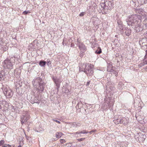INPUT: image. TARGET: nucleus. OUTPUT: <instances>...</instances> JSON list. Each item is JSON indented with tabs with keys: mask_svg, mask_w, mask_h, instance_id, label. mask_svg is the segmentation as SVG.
I'll return each instance as SVG.
<instances>
[{
	"mask_svg": "<svg viewBox=\"0 0 147 147\" xmlns=\"http://www.w3.org/2000/svg\"><path fill=\"white\" fill-rule=\"evenodd\" d=\"M142 17L137 14H133L129 16L126 19L128 25L133 26L136 32H139L142 29Z\"/></svg>",
	"mask_w": 147,
	"mask_h": 147,
	"instance_id": "nucleus-1",
	"label": "nucleus"
},
{
	"mask_svg": "<svg viewBox=\"0 0 147 147\" xmlns=\"http://www.w3.org/2000/svg\"><path fill=\"white\" fill-rule=\"evenodd\" d=\"M79 70L80 71H84L87 75L88 77H90L91 78L93 75L94 71H93V66L90 64H88L86 65V63H81L79 65Z\"/></svg>",
	"mask_w": 147,
	"mask_h": 147,
	"instance_id": "nucleus-2",
	"label": "nucleus"
},
{
	"mask_svg": "<svg viewBox=\"0 0 147 147\" xmlns=\"http://www.w3.org/2000/svg\"><path fill=\"white\" fill-rule=\"evenodd\" d=\"M113 0H104V3H100L102 9L101 11L103 14L108 13L109 11L112 9L113 7Z\"/></svg>",
	"mask_w": 147,
	"mask_h": 147,
	"instance_id": "nucleus-3",
	"label": "nucleus"
},
{
	"mask_svg": "<svg viewBox=\"0 0 147 147\" xmlns=\"http://www.w3.org/2000/svg\"><path fill=\"white\" fill-rule=\"evenodd\" d=\"M33 85L35 88H36L38 91H43L45 84L42 79L40 77H37L32 81Z\"/></svg>",
	"mask_w": 147,
	"mask_h": 147,
	"instance_id": "nucleus-4",
	"label": "nucleus"
},
{
	"mask_svg": "<svg viewBox=\"0 0 147 147\" xmlns=\"http://www.w3.org/2000/svg\"><path fill=\"white\" fill-rule=\"evenodd\" d=\"M13 60H14L13 57H12L10 59H5L3 63V65L4 67L8 69L12 68L13 66L12 61Z\"/></svg>",
	"mask_w": 147,
	"mask_h": 147,
	"instance_id": "nucleus-5",
	"label": "nucleus"
},
{
	"mask_svg": "<svg viewBox=\"0 0 147 147\" xmlns=\"http://www.w3.org/2000/svg\"><path fill=\"white\" fill-rule=\"evenodd\" d=\"M3 92L6 96L8 98L11 97L13 94V92L9 87H1Z\"/></svg>",
	"mask_w": 147,
	"mask_h": 147,
	"instance_id": "nucleus-6",
	"label": "nucleus"
},
{
	"mask_svg": "<svg viewBox=\"0 0 147 147\" xmlns=\"http://www.w3.org/2000/svg\"><path fill=\"white\" fill-rule=\"evenodd\" d=\"M30 118V116L29 114L28 113L25 115H23L21 117V122L22 125L25 122H26Z\"/></svg>",
	"mask_w": 147,
	"mask_h": 147,
	"instance_id": "nucleus-7",
	"label": "nucleus"
},
{
	"mask_svg": "<svg viewBox=\"0 0 147 147\" xmlns=\"http://www.w3.org/2000/svg\"><path fill=\"white\" fill-rule=\"evenodd\" d=\"M39 93L37 94L36 96H35L33 98L32 97L31 99V102L32 104H33L34 103H39L40 102L39 98Z\"/></svg>",
	"mask_w": 147,
	"mask_h": 147,
	"instance_id": "nucleus-8",
	"label": "nucleus"
},
{
	"mask_svg": "<svg viewBox=\"0 0 147 147\" xmlns=\"http://www.w3.org/2000/svg\"><path fill=\"white\" fill-rule=\"evenodd\" d=\"M52 79L56 85L57 88L58 89L60 87L61 83L60 79L57 77H53Z\"/></svg>",
	"mask_w": 147,
	"mask_h": 147,
	"instance_id": "nucleus-9",
	"label": "nucleus"
},
{
	"mask_svg": "<svg viewBox=\"0 0 147 147\" xmlns=\"http://www.w3.org/2000/svg\"><path fill=\"white\" fill-rule=\"evenodd\" d=\"M123 32H124L125 35L127 36H129L130 35L131 33V29L127 27H124L123 30H122Z\"/></svg>",
	"mask_w": 147,
	"mask_h": 147,
	"instance_id": "nucleus-10",
	"label": "nucleus"
},
{
	"mask_svg": "<svg viewBox=\"0 0 147 147\" xmlns=\"http://www.w3.org/2000/svg\"><path fill=\"white\" fill-rule=\"evenodd\" d=\"M88 133V131H86V130H83V131H79L77 132L73 133L72 134L75 136L76 137H78V136H77L78 134L80 135L79 136L81 137L82 136L81 135V134H86Z\"/></svg>",
	"mask_w": 147,
	"mask_h": 147,
	"instance_id": "nucleus-11",
	"label": "nucleus"
},
{
	"mask_svg": "<svg viewBox=\"0 0 147 147\" xmlns=\"http://www.w3.org/2000/svg\"><path fill=\"white\" fill-rule=\"evenodd\" d=\"M6 74V73L5 72V70H3L0 72V81L4 80L5 78V76Z\"/></svg>",
	"mask_w": 147,
	"mask_h": 147,
	"instance_id": "nucleus-12",
	"label": "nucleus"
},
{
	"mask_svg": "<svg viewBox=\"0 0 147 147\" xmlns=\"http://www.w3.org/2000/svg\"><path fill=\"white\" fill-rule=\"evenodd\" d=\"M78 45L81 51H86V47L84 44L82 43L80 44H78Z\"/></svg>",
	"mask_w": 147,
	"mask_h": 147,
	"instance_id": "nucleus-13",
	"label": "nucleus"
},
{
	"mask_svg": "<svg viewBox=\"0 0 147 147\" xmlns=\"http://www.w3.org/2000/svg\"><path fill=\"white\" fill-rule=\"evenodd\" d=\"M107 70L108 72H110L113 73V74L115 71L116 70H115L113 68L112 66L111 65H109V66L108 67Z\"/></svg>",
	"mask_w": 147,
	"mask_h": 147,
	"instance_id": "nucleus-14",
	"label": "nucleus"
},
{
	"mask_svg": "<svg viewBox=\"0 0 147 147\" xmlns=\"http://www.w3.org/2000/svg\"><path fill=\"white\" fill-rule=\"evenodd\" d=\"M122 118L119 117L114 121V123L116 124H119V123H122Z\"/></svg>",
	"mask_w": 147,
	"mask_h": 147,
	"instance_id": "nucleus-15",
	"label": "nucleus"
},
{
	"mask_svg": "<svg viewBox=\"0 0 147 147\" xmlns=\"http://www.w3.org/2000/svg\"><path fill=\"white\" fill-rule=\"evenodd\" d=\"M117 23L118 24L119 27L121 30H123V28H124L122 26V22L120 20L117 21Z\"/></svg>",
	"mask_w": 147,
	"mask_h": 147,
	"instance_id": "nucleus-16",
	"label": "nucleus"
},
{
	"mask_svg": "<svg viewBox=\"0 0 147 147\" xmlns=\"http://www.w3.org/2000/svg\"><path fill=\"white\" fill-rule=\"evenodd\" d=\"M145 57V59L144 60V61L143 63H141L139 65V66L140 67L144 66L145 65L147 64V59H146V58Z\"/></svg>",
	"mask_w": 147,
	"mask_h": 147,
	"instance_id": "nucleus-17",
	"label": "nucleus"
},
{
	"mask_svg": "<svg viewBox=\"0 0 147 147\" xmlns=\"http://www.w3.org/2000/svg\"><path fill=\"white\" fill-rule=\"evenodd\" d=\"M90 5L91 7H93L95 9L97 7V5L94 2L91 1L90 2Z\"/></svg>",
	"mask_w": 147,
	"mask_h": 147,
	"instance_id": "nucleus-18",
	"label": "nucleus"
},
{
	"mask_svg": "<svg viewBox=\"0 0 147 147\" xmlns=\"http://www.w3.org/2000/svg\"><path fill=\"white\" fill-rule=\"evenodd\" d=\"M63 134L60 132H57L55 134V136L57 138H60L61 137Z\"/></svg>",
	"mask_w": 147,
	"mask_h": 147,
	"instance_id": "nucleus-19",
	"label": "nucleus"
},
{
	"mask_svg": "<svg viewBox=\"0 0 147 147\" xmlns=\"http://www.w3.org/2000/svg\"><path fill=\"white\" fill-rule=\"evenodd\" d=\"M46 64V62L45 61L43 60L40 61L39 63V64L40 66L41 67L44 66Z\"/></svg>",
	"mask_w": 147,
	"mask_h": 147,
	"instance_id": "nucleus-20",
	"label": "nucleus"
},
{
	"mask_svg": "<svg viewBox=\"0 0 147 147\" xmlns=\"http://www.w3.org/2000/svg\"><path fill=\"white\" fill-rule=\"evenodd\" d=\"M102 52V50L101 48L98 47V49L95 51V53L97 54H99Z\"/></svg>",
	"mask_w": 147,
	"mask_h": 147,
	"instance_id": "nucleus-21",
	"label": "nucleus"
},
{
	"mask_svg": "<svg viewBox=\"0 0 147 147\" xmlns=\"http://www.w3.org/2000/svg\"><path fill=\"white\" fill-rule=\"evenodd\" d=\"M146 137V136L145 135H142L139 138V139L142 141H144L145 138Z\"/></svg>",
	"mask_w": 147,
	"mask_h": 147,
	"instance_id": "nucleus-22",
	"label": "nucleus"
},
{
	"mask_svg": "<svg viewBox=\"0 0 147 147\" xmlns=\"http://www.w3.org/2000/svg\"><path fill=\"white\" fill-rule=\"evenodd\" d=\"M122 123L124 125H126L128 123V121L126 118H122Z\"/></svg>",
	"mask_w": 147,
	"mask_h": 147,
	"instance_id": "nucleus-23",
	"label": "nucleus"
},
{
	"mask_svg": "<svg viewBox=\"0 0 147 147\" xmlns=\"http://www.w3.org/2000/svg\"><path fill=\"white\" fill-rule=\"evenodd\" d=\"M85 51H81L80 52V56L81 57H83L84 55V52Z\"/></svg>",
	"mask_w": 147,
	"mask_h": 147,
	"instance_id": "nucleus-24",
	"label": "nucleus"
},
{
	"mask_svg": "<svg viewBox=\"0 0 147 147\" xmlns=\"http://www.w3.org/2000/svg\"><path fill=\"white\" fill-rule=\"evenodd\" d=\"M143 24H144V25L146 26V27L147 28V18L144 19L143 22Z\"/></svg>",
	"mask_w": 147,
	"mask_h": 147,
	"instance_id": "nucleus-25",
	"label": "nucleus"
},
{
	"mask_svg": "<svg viewBox=\"0 0 147 147\" xmlns=\"http://www.w3.org/2000/svg\"><path fill=\"white\" fill-rule=\"evenodd\" d=\"M142 11V9H136V11L137 13H139V14H141V13Z\"/></svg>",
	"mask_w": 147,
	"mask_h": 147,
	"instance_id": "nucleus-26",
	"label": "nucleus"
},
{
	"mask_svg": "<svg viewBox=\"0 0 147 147\" xmlns=\"http://www.w3.org/2000/svg\"><path fill=\"white\" fill-rule=\"evenodd\" d=\"M72 144L71 143H68L66 144L64 146V147H71Z\"/></svg>",
	"mask_w": 147,
	"mask_h": 147,
	"instance_id": "nucleus-27",
	"label": "nucleus"
},
{
	"mask_svg": "<svg viewBox=\"0 0 147 147\" xmlns=\"http://www.w3.org/2000/svg\"><path fill=\"white\" fill-rule=\"evenodd\" d=\"M30 13V12L29 11H24L23 13H22L24 15H26L28 13Z\"/></svg>",
	"mask_w": 147,
	"mask_h": 147,
	"instance_id": "nucleus-28",
	"label": "nucleus"
},
{
	"mask_svg": "<svg viewBox=\"0 0 147 147\" xmlns=\"http://www.w3.org/2000/svg\"><path fill=\"white\" fill-rule=\"evenodd\" d=\"M85 13H86L85 12H82L80 13L79 16L81 17L83 16H84Z\"/></svg>",
	"mask_w": 147,
	"mask_h": 147,
	"instance_id": "nucleus-29",
	"label": "nucleus"
},
{
	"mask_svg": "<svg viewBox=\"0 0 147 147\" xmlns=\"http://www.w3.org/2000/svg\"><path fill=\"white\" fill-rule=\"evenodd\" d=\"M60 142L61 143H63L66 142L65 140L63 139H61L60 140Z\"/></svg>",
	"mask_w": 147,
	"mask_h": 147,
	"instance_id": "nucleus-30",
	"label": "nucleus"
},
{
	"mask_svg": "<svg viewBox=\"0 0 147 147\" xmlns=\"http://www.w3.org/2000/svg\"><path fill=\"white\" fill-rule=\"evenodd\" d=\"M85 139V138H81L80 139H77V140L79 142H81V141H82L83 140H84Z\"/></svg>",
	"mask_w": 147,
	"mask_h": 147,
	"instance_id": "nucleus-31",
	"label": "nucleus"
},
{
	"mask_svg": "<svg viewBox=\"0 0 147 147\" xmlns=\"http://www.w3.org/2000/svg\"><path fill=\"white\" fill-rule=\"evenodd\" d=\"M11 146L9 144H7L6 145H3L2 146V147H11Z\"/></svg>",
	"mask_w": 147,
	"mask_h": 147,
	"instance_id": "nucleus-32",
	"label": "nucleus"
},
{
	"mask_svg": "<svg viewBox=\"0 0 147 147\" xmlns=\"http://www.w3.org/2000/svg\"><path fill=\"white\" fill-rule=\"evenodd\" d=\"M72 126L75 127H77L76 122H74L72 123Z\"/></svg>",
	"mask_w": 147,
	"mask_h": 147,
	"instance_id": "nucleus-33",
	"label": "nucleus"
},
{
	"mask_svg": "<svg viewBox=\"0 0 147 147\" xmlns=\"http://www.w3.org/2000/svg\"><path fill=\"white\" fill-rule=\"evenodd\" d=\"M4 143V141L3 140H1L0 141V146L3 145Z\"/></svg>",
	"mask_w": 147,
	"mask_h": 147,
	"instance_id": "nucleus-34",
	"label": "nucleus"
},
{
	"mask_svg": "<svg viewBox=\"0 0 147 147\" xmlns=\"http://www.w3.org/2000/svg\"><path fill=\"white\" fill-rule=\"evenodd\" d=\"M53 121H55L57 123H61V122L59 121H58L57 120H56V119H53Z\"/></svg>",
	"mask_w": 147,
	"mask_h": 147,
	"instance_id": "nucleus-35",
	"label": "nucleus"
},
{
	"mask_svg": "<svg viewBox=\"0 0 147 147\" xmlns=\"http://www.w3.org/2000/svg\"><path fill=\"white\" fill-rule=\"evenodd\" d=\"M140 116H137L136 117V119H137V120H138L139 121H142L141 119H140Z\"/></svg>",
	"mask_w": 147,
	"mask_h": 147,
	"instance_id": "nucleus-36",
	"label": "nucleus"
},
{
	"mask_svg": "<svg viewBox=\"0 0 147 147\" xmlns=\"http://www.w3.org/2000/svg\"><path fill=\"white\" fill-rule=\"evenodd\" d=\"M90 81H89L87 82V84H86V86H88L89 85L90 83Z\"/></svg>",
	"mask_w": 147,
	"mask_h": 147,
	"instance_id": "nucleus-37",
	"label": "nucleus"
},
{
	"mask_svg": "<svg viewBox=\"0 0 147 147\" xmlns=\"http://www.w3.org/2000/svg\"><path fill=\"white\" fill-rule=\"evenodd\" d=\"M114 74L115 75V76H118V72L116 71H115Z\"/></svg>",
	"mask_w": 147,
	"mask_h": 147,
	"instance_id": "nucleus-38",
	"label": "nucleus"
},
{
	"mask_svg": "<svg viewBox=\"0 0 147 147\" xmlns=\"http://www.w3.org/2000/svg\"><path fill=\"white\" fill-rule=\"evenodd\" d=\"M76 124H77V126H80L81 125V124L80 123H77L76 122Z\"/></svg>",
	"mask_w": 147,
	"mask_h": 147,
	"instance_id": "nucleus-39",
	"label": "nucleus"
},
{
	"mask_svg": "<svg viewBox=\"0 0 147 147\" xmlns=\"http://www.w3.org/2000/svg\"><path fill=\"white\" fill-rule=\"evenodd\" d=\"M51 64V62L50 61H49L47 62V64L48 65H50Z\"/></svg>",
	"mask_w": 147,
	"mask_h": 147,
	"instance_id": "nucleus-40",
	"label": "nucleus"
},
{
	"mask_svg": "<svg viewBox=\"0 0 147 147\" xmlns=\"http://www.w3.org/2000/svg\"><path fill=\"white\" fill-rule=\"evenodd\" d=\"M96 131V129H93L91 130V132H92V133L95 132Z\"/></svg>",
	"mask_w": 147,
	"mask_h": 147,
	"instance_id": "nucleus-41",
	"label": "nucleus"
},
{
	"mask_svg": "<svg viewBox=\"0 0 147 147\" xmlns=\"http://www.w3.org/2000/svg\"><path fill=\"white\" fill-rule=\"evenodd\" d=\"M77 45H78V44H80V43H81L80 42H79V39H78L77 40Z\"/></svg>",
	"mask_w": 147,
	"mask_h": 147,
	"instance_id": "nucleus-42",
	"label": "nucleus"
},
{
	"mask_svg": "<svg viewBox=\"0 0 147 147\" xmlns=\"http://www.w3.org/2000/svg\"><path fill=\"white\" fill-rule=\"evenodd\" d=\"M146 55L145 56V57H147V50L146 51Z\"/></svg>",
	"mask_w": 147,
	"mask_h": 147,
	"instance_id": "nucleus-43",
	"label": "nucleus"
},
{
	"mask_svg": "<svg viewBox=\"0 0 147 147\" xmlns=\"http://www.w3.org/2000/svg\"><path fill=\"white\" fill-rule=\"evenodd\" d=\"M144 69L146 71H147V66H146V67H145L144 68Z\"/></svg>",
	"mask_w": 147,
	"mask_h": 147,
	"instance_id": "nucleus-44",
	"label": "nucleus"
},
{
	"mask_svg": "<svg viewBox=\"0 0 147 147\" xmlns=\"http://www.w3.org/2000/svg\"><path fill=\"white\" fill-rule=\"evenodd\" d=\"M88 133H90V134H92V132H91V131H90L89 132H88Z\"/></svg>",
	"mask_w": 147,
	"mask_h": 147,
	"instance_id": "nucleus-45",
	"label": "nucleus"
},
{
	"mask_svg": "<svg viewBox=\"0 0 147 147\" xmlns=\"http://www.w3.org/2000/svg\"><path fill=\"white\" fill-rule=\"evenodd\" d=\"M0 86H3L2 84L1 83H0Z\"/></svg>",
	"mask_w": 147,
	"mask_h": 147,
	"instance_id": "nucleus-46",
	"label": "nucleus"
},
{
	"mask_svg": "<svg viewBox=\"0 0 147 147\" xmlns=\"http://www.w3.org/2000/svg\"><path fill=\"white\" fill-rule=\"evenodd\" d=\"M18 147H21V146L20 145H19Z\"/></svg>",
	"mask_w": 147,
	"mask_h": 147,
	"instance_id": "nucleus-47",
	"label": "nucleus"
},
{
	"mask_svg": "<svg viewBox=\"0 0 147 147\" xmlns=\"http://www.w3.org/2000/svg\"><path fill=\"white\" fill-rule=\"evenodd\" d=\"M79 104V103H78L77 105V106H78V105Z\"/></svg>",
	"mask_w": 147,
	"mask_h": 147,
	"instance_id": "nucleus-48",
	"label": "nucleus"
}]
</instances>
